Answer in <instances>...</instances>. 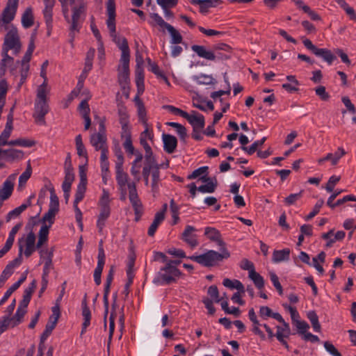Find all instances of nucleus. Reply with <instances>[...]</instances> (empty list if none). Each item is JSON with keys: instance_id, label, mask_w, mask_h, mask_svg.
<instances>
[{"instance_id": "nucleus-1", "label": "nucleus", "mask_w": 356, "mask_h": 356, "mask_svg": "<svg viewBox=\"0 0 356 356\" xmlns=\"http://www.w3.org/2000/svg\"><path fill=\"white\" fill-rule=\"evenodd\" d=\"M204 235L211 241L215 242L220 248V252L215 250H208L200 255H193L188 258L203 266L211 267L218 262L230 257V252L226 247V243L222 238L220 232L214 227H207L204 229Z\"/></svg>"}, {"instance_id": "nucleus-2", "label": "nucleus", "mask_w": 356, "mask_h": 356, "mask_svg": "<svg viewBox=\"0 0 356 356\" xmlns=\"http://www.w3.org/2000/svg\"><path fill=\"white\" fill-rule=\"evenodd\" d=\"M47 82L46 81L38 87L37 95L34 104V112L33 117L36 123L41 125H45V115L49 111V106L47 103Z\"/></svg>"}, {"instance_id": "nucleus-3", "label": "nucleus", "mask_w": 356, "mask_h": 356, "mask_svg": "<svg viewBox=\"0 0 356 356\" xmlns=\"http://www.w3.org/2000/svg\"><path fill=\"white\" fill-rule=\"evenodd\" d=\"M181 275V272L177 267L165 264L154 277L153 282L157 285H169L176 283Z\"/></svg>"}, {"instance_id": "nucleus-4", "label": "nucleus", "mask_w": 356, "mask_h": 356, "mask_svg": "<svg viewBox=\"0 0 356 356\" xmlns=\"http://www.w3.org/2000/svg\"><path fill=\"white\" fill-rule=\"evenodd\" d=\"M21 48L22 44L17 29L15 27H12L5 36L2 51L8 53L9 50H13V54L18 55Z\"/></svg>"}, {"instance_id": "nucleus-5", "label": "nucleus", "mask_w": 356, "mask_h": 356, "mask_svg": "<svg viewBox=\"0 0 356 356\" xmlns=\"http://www.w3.org/2000/svg\"><path fill=\"white\" fill-rule=\"evenodd\" d=\"M191 49L200 57L208 60H227L231 58L232 52L212 51L207 50L202 45H193Z\"/></svg>"}, {"instance_id": "nucleus-6", "label": "nucleus", "mask_w": 356, "mask_h": 356, "mask_svg": "<svg viewBox=\"0 0 356 356\" xmlns=\"http://www.w3.org/2000/svg\"><path fill=\"white\" fill-rule=\"evenodd\" d=\"M86 6H74L72 9V19H70V42L73 46L76 33H79L81 27V15L85 13Z\"/></svg>"}, {"instance_id": "nucleus-7", "label": "nucleus", "mask_w": 356, "mask_h": 356, "mask_svg": "<svg viewBox=\"0 0 356 356\" xmlns=\"http://www.w3.org/2000/svg\"><path fill=\"white\" fill-rule=\"evenodd\" d=\"M305 47L313 53L316 56L321 58L328 65H331L337 58L332 51L325 48H318L310 40L305 38L302 40Z\"/></svg>"}, {"instance_id": "nucleus-8", "label": "nucleus", "mask_w": 356, "mask_h": 356, "mask_svg": "<svg viewBox=\"0 0 356 356\" xmlns=\"http://www.w3.org/2000/svg\"><path fill=\"white\" fill-rule=\"evenodd\" d=\"M18 1L19 0H8L0 19L3 24H9L14 19L18 6Z\"/></svg>"}, {"instance_id": "nucleus-9", "label": "nucleus", "mask_w": 356, "mask_h": 356, "mask_svg": "<svg viewBox=\"0 0 356 356\" xmlns=\"http://www.w3.org/2000/svg\"><path fill=\"white\" fill-rule=\"evenodd\" d=\"M118 67V83L121 89H126L125 86L129 84V60H120Z\"/></svg>"}, {"instance_id": "nucleus-10", "label": "nucleus", "mask_w": 356, "mask_h": 356, "mask_svg": "<svg viewBox=\"0 0 356 356\" xmlns=\"http://www.w3.org/2000/svg\"><path fill=\"white\" fill-rule=\"evenodd\" d=\"M97 265L94 271V281L97 285L102 282L101 275L105 264V253L102 247V241L100 242L98 250Z\"/></svg>"}, {"instance_id": "nucleus-11", "label": "nucleus", "mask_w": 356, "mask_h": 356, "mask_svg": "<svg viewBox=\"0 0 356 356\" xmlns=\"http://www.w3.org/2000/svg\"><path fill=\"white\" fill-rule=\"evenodd\" d=\"M44 8L42 11L44 18L47 24L48 32L49 33L53 26V8L54 7L55 0H43Z\"/></svg>"}, {"instance_id": "nucleus-12", "label": "nucleus", "mask_w": 356, "mask_h": 356, "mask_svg": "<svg viewBox=\"0 0 356 356\" xmlns=\"http://www.w3.org/2000/svg\"><path fill=\"white\" fill-rule=\"evenodd\" d=\"M15 179V175H10L3 182V186L0 188V201L3 202L8 199L14 188L13 181Z\"/></svg>"}, {"instance_id": "nucleus-13", "label": "nucleus", "mask_w": 356, "mask_h": 356, "mask_svg": "<svg viewBox=\"0 0 356 356\" xmlns=\"http://www.w3.org/2000/svg\"><path fill=\"white\" fill-rule=\"evenodd\" d=\"M186 119L192 125L193 130L195 131L202 130L204 127V116L195 111H192L190 114L188 113V117Z\"/></svg>"}, {"instance_id": "nucleus-14", "label": "nucleus", "mask_w": 356, "mask_h": 356, "mask_svg": "<svg viewBox=\"0 0 356 356\" xmlns=\"http://www.w3.org/2000/svg\"><path fill=\"white\" fill-rule=\"evenodd\" d=\"M113 41L122 51L120 60H130V51L127 39L124 37H118L116 35L112 36Z\"/></svg>"}, {"instance_id": "nucleus-15", "label": "nucleus", "mask_w": 356, "mask_h": 356, "mask_svg": "<svg viewBox=\"0 0 356 356\" xmlns=\"http://www.w3.org/2000/svg\"><path fill=\"white\" fill-rule=\"evenodd\" d=\"M203 182H205L206 184L202 185L198 187V191L201 193H213L217 187L218 181L217 179L214 178H211L207 176V175L202 176L200 178Z\"/></svg>"}, {"instance_id": "nucleus-16", "label": "nucleus", "mask_w": 356, "mask_h": 356, "mask_svg": "<svg viewBox=\"0 0 356 356\" xmlns=\"http://www.w3.org/2000/svg\"><path fill=\"white\" fill-rule=\"evenodd\" d=\"M195 231H196V229L194 227L187 225L182 233L181 239L191 248H195L198 245L197 235L193 234Z\"/></svg>"}, {"instance_id": "nucleus-17", "label": "nucleus", "mask_w": 356, "mask_h": 356, "mask_svg": "<svg viewBox=\"0 0 356 356\" xmlns=\"http://www.w3.org/2000/svg\"><path fill=\"white\" fill-rule=\"evenodd\" d=\"M1 157H3L7 161L13 162L22 159L24 157V152L15 149H3L0 148V158Z\"/></svg>"}, {"instance_id": "nucleus-18", "label": "nucleus", "mask_w": 356, "mask_h": 356, "mask_svg": "<svg viewBox=\"0 0 356 356\" xmlns=\"http://www.w3.org/2000/svg\"><path fill=\"white\" fill-rule=\"evenodd\" d=\"M222 3L221 0H193V4L200 6V12L207 15L211 8L216 7Z\"/></svg>"}, {"instance_id": "nucleus-19", "label": "nucleus", "mask_w": 356, "mask_h": 356, "mask_svg": "<svg viewBox=\"0 0 356 356\" xmlns=\"http://www.w3.org/2000/svg\"><path fill=\"white\" fill-rule=\"evenodd\" d=\"M37 286L36 280H33L24 291L23 298L19 304V307L26 309L31 299L32 294L33 293Z\"/></svg>"}, {"instance_id": "nucleus-20", "label": "nucleus", "mask_w": 356, "mask_h": 356, "mask_svg": "<svg viewBox=\"0 0 356 356\" xmlns=\"http://www.w3.org/2000/svg\"><path fill=\"white\" fill-rule=\"evenodd\" d=\"M162 138L164 150L168 154L173 153L177 146L176 137L170 134H163Z\"/></svg>"}, {"instance_id": "nucleus-21", "label": "nucleus", "mask_w": 356, "mask_h": 356, "mask_svg": "<svg viewBox=\"0 0 356 356\" xmlns=\"http://www.w3.org/2000/svg\"><path fill=\"white\" fill-rule=\"evenodd\" d=\"M81 307L82 316L83 317V322L82 324L81 330V334H83V332H86L87 327L90 325L91 319V312L89 307L87 305L86 296H85L83 300H82Z\"/></svg>"}, {"instance_id": "nucleus-22", "label": "nucleus", "mask_w": 356, "mask_h": 356, "mask_svg": "<svg viewBox=\"0 0 356 356\" xmlns=\"http://www.w3.org/2000/svg\"><path fill=\"white\" fill-rule=\"evenodd\" d=\"M100 212L98 216V219L97 221V227L99 229V232L102 233L103 228L105 225V222L106 220L108 218L111 214V207H99Z\"/></svg>"}, {"instance_id": "nucleus-23", "label": "nucleus", "mask_w": 356, "mask_h": 356, "mask_svg": "<svg viewBox=\"0 0 356 356\" xmlns=\"http://www.w3.org/2000/svg\"><path fill=\"white\" fill-rule=\"evenodd\" d=\"M79 109L82 115L83 118L85 120L84 129H88L91 124V120L90 118V107L87 100H83L79 106Z\"/></svg>"}, {"instance_id": "nucleus-24", "label": "nucleus", "mask_w": 356, "mask_h": 356, "mask_svg": "<svg viewBox=\"0 0 356 356\" xmlns=\"http://www.w3.org/2000/svg\"><path fill=\"white\" fill-rule=\"evenodd\" d=\"M129 201L133 207L135 213V220L138 221L143 213V204L138 195H134L129 197Z\"/></svg>"}, {"instance_id": "nucleus-25", "label": "nucleus", "mask_w": 356, "mask_h": 356, "mask_svg": "<svg viewBox=\"0 0 356 356\" xmlns=\"http://www.w3.org/2000/svg\"><path fill=\"white\" fill-rule=\"evenodd\" d=\"M90 143L98 151L107 146L106 138L102 133L94 134L90 136Z\"/></svg>"}, {"instance_id": "nucleus-26", "label": "nucleus", "mask_w": 356, "mask_h": 356, "mask_svg": "<svg viewBox=\"0 0 356 356\" xmlns=\"http://www.w3.org/2000/svg\"><path fill=\"white\" fill-rule=\"evenodd\" d=\"M79 177L80 181L77 186L76 191L75 194L85 195L87 186V175L85 167L83 165L79 166Z\"/></svg>"}, {"instance_id": "nucleus-27", "label": "nucleus", "mask_w": 356, "mask_h": 356, "mask_svg": "<svg viewBox=\"0 0 356 356\" xmlns=\"http://www.w3.org/2000/svg\"><path fill=\"white\" fill-rule=\"evenodd\" d=\"M118 115L120 123L122 125L123 132L128 131L129 115L127 108L122 104H118Z\"/></svg>"}, {"instance_id": "nucleus-28", "label": "nucleus", "mask_w": 356, "mask_h": 356, "mask_svg": "<svg viewBox=\"0 0 356 356\" xmlns=\"http://www.w3.org/2000/svg\"><path fill=\"white\" fill-rule=\"evenodd\" d=\"M116 181L120 188L124 191V187L128 183L129 176L127 172H124L123 166H115Z\"/></svg>"}, {"instance_id": "nucleus-29", "label": "nucleus", "mask_w": 356, "mask_h": 356, "mask_svg": "<svg viewBox=\"0 0 356 356\" xmlns=\"http://www.w3.org/2000/svg\"><path fill=\"white\" fill-rule=\"evenodd\" d=\"M41 257L45 259L42 273L49 275L52 266L53 252L51 250H42L41 251Z\"/></svg>"}, {"instance_id": "nucleus-30", "label": "nucleus", "mask_w": 356, "mask_h": 356, "mask_svg": "<svg viewBox=\"0 0 356 356\" xmlns=\"http://www.w3.org/2000/svg\"><path fill=\"white\" fill-rule=\"evenodd\" d=\"M290 257V250L285 248L281 250H274L272 260L275 263H280L284 261H288Z\"/></svg>"}, {"instance_id": "nucleus-31", "label": "nucleus", "mask_w": 356, "mask_h": 356, "mask_svg": "<svg viewBox=\"0 0 356 356\" xmlns=\"http://www.w3.org/2000/svg\"><path fill=\"white\" fill-rule=\"evenodd\" d=\"M140 143L143 147L145 152V159L146 163H154L156 161V159L153 156V152H152V148L149 146V145L147 143L146 138L140 137Z\"/></svg>"}, {"instance_id": "nucleus-32", "label": "nucleus", "mask_w": 356, "mask_h": 356, "mask_svg": "<svg viewBox=\"0 0 356 356\" xmlns=\"http://www.w3.org/2000/svg\"><path fill=\"white\" fill-rule=\"evenodd\" d=\"M222 284L230 289H236L241 293H245V287L241 282L238 280H230L229 278H225L223 280Z\"/></svg>"}, {"instance_id": "nucleus-33", "label": "nucleus", "mask_w": 356, "mask_h": 356, "mask_svg": "<svg viewBox=\"0 0 356 356\" xmlns=\"http://www.w3.org/2000/svg\"><path fill=\"white\" fill-rule=\"evenodd\" d=\"M136 84L138 93H143L145 90L144 71L143 67L136 68Z\"/></svg>"}, {"instance_id": "nucleus-34", "label": "nucleus", "mask_w": 356, "mask_h": 356, "mask_svg": "<svg viewBox=\"0 0 356 356\" xmlns=\"http://www.w3.org/2000/svg\"><path fill=\"white\" fill-rule=\"evenodd\" d=\"M164 217L161 213H156L154 216V220L148 229L147 234L149 236H153L159 226L164 220Z\"/></svg>"}, {"instance_id": "nucleus-35", "label": "nucleus", "mask_w": 356, "mask_h": 356, "mask_svg": "<svg viewBox=\"0 0 356 356\" xmlns=\"http://www.w3.org/2000/svg\"><path fill=\"white\" fill-rule=\"evenodd\" d=\"M22 24L26 29L33 25V16L31 8H27L22 17Z\"/></svg>"}, {"instance_id": "nucleus-36", "label": "nucleus", "mask_w": 356, "mask_h": 356, "mask_svg": "<svg viewBox=\"0 0 356 356\" xmlns=\"http://www.w3.org/2000/svg\"><path fill=\"white\" fill-rule=\"evenodd\" d=\"M26 312V309L18 306L15 314L10 317L13 321L12 327H15L22 322Z\"/></svg>"}, {"instance_id": "nucleus-37", "label": "nucleus", "mask_w": 356, "mask_h": 356, "mask_svg": "<svg viewBox=\"0 0 356 356\" xmlns=\"http://www.w3.org/2000/svg\"><path fill=\"white\" fill-rule=\"evenodd\" d=\"M50 225H43L39 231V238L36 245L37 248H40L48 239L49 229Z\"/></svg>"}, {"instance_id": "nucleus-38", "label": "nucleus", "mask_w": 356, "mask_h": 356, "mask_svg": "<svg viewBox=\"0 0 356 356\" xmlns=\"http://www.w3.org/2000/svg\"><path fill=\"white\" fill-rule=\"evenodd\" d=\"M152 188L153 191H156L158 188V184L160 181V172L159 165H158L156 161L154 162V167L152 168Z\"/></svg>"}, {"instance_id": "nucleus-39", "label": "nucleus", "mask_w": 356, "mask_h": 356, "mask_svg": "<svg viewBox=\"0 0 356 356\" xmlns=\"http://www.w3.org/2000/svg\"><path fill=\"white\" fill-rule=\"evenodd\" d=\"M249 278L252 280L255 286L258 289H261L264 286V280L263 277L258 273L254 270H252V272H249Z\"/></svg>"}, {"instance_id": "nucleus-40", "label": "nucleus", "mask_w": 356, "mask_h": 356, "mask_svg": "<svg viewBox=\"0 0 356 356\" xmlns=\"http://www.w3.org/2000/svg\"><path fill=\"white\" fill-rule=\"evenodd\" d=\"M166 29L168 30V31L169 32V33L171 35L170 42L172 44H180L182 42L183 38H182L181 35L172 25H170V24L168 25V26L166 28Z\"/></svg>"}, {"instance_id": "nucleus-41", "label": "nucleus", "mask_w": 356, "mask_h": 356, "mask_svg": "<svg viewBox=\"0 0 356 356\" xmlns=\"http://www.w3.org/2000/svg\"><path fill=\"white\" fill-rule=\"evenodd\" d=\"M1 56L3 58L1 59L0 62V71L4 74L7 67L9 65H12L14 63V59L13 57L10 56L8 55V53L5 52L3 51H1Z\"/></svg>"}, {"instance_id": "nucleus-42", "label": "nucleus", "mask_w": 356, "mask_h": 356, "mask_svg": "<svg viewBox=\"0 0 356 356\" xmlns=\"http://www.w3.org/2000/svg\"><path fill=\"white\" fill-rule=\"evenodd\" d=\"M134 261H131L129 264V268L128 270H127V283L125 284L124 285V290L122 291V293L125 295V296H127L129 293V287L131 285V284L133 283V278H134V275H133V272H132V266H134Z\"/></svg>"}, {"instance_id": "nucleus-43", "label": "nucleus", "mask_w": 356, "mask_h": 356, "mask_svg": "<svg viewBox=\"0 0 356 356\" xmlns=\"http://www.w3.org/2000/svg\"><path fill=\"white\" fill-rule=\"evenodd\" d=\"M83 197L84 195L75 194L73 207L75 211L76 220L77 222H81V220H82V213L80 209L78 207V204L83 199Z\"/></svg>"}, {"instance_id": "nucleus-44", "label": "nucleus", "mask_w": 356, "mask_h": 356, "mask_svg": "<svg viewBox=\"0 0 356 356\" xmlns=\"http://www.w3.org/2000/svg\"><path fill=\"white\" fill-rule=\"evenodd\" d=\"M307 317L309 320L315 332L321 331V325L318 321V316L315 311H309L307 314Z\"/></svg>"}, {"instance_id": "nucleus-45", "label": "nucleus", "mask_w": 356, "mask_h": 356, "mask_svg": "<svg viewBox=\"0 0 356 356\" xmlns=\"http://www.w3.org/2000/svg\"><path fill=\"white\" fill-rule=\"evenodd\" d=\"M148 64L150 67V71L156 74L158 77L163 79L167 83L169 84L167 76L164 74V73L160 70L159 66L155 63H152L151 59H147Z\"/></svg>"}, {"instance_id": "nucleus-46", "label": "nucleus", "mask_w": 356, "mask_h": 356, "mask_svg": "<svg viewBox=\"0 0 356 356\" xmlns=\"http://www.w3.org/2000/svg\"><path fill=\"white\" fill-rule=\"evenodd\" d=\"M193 80L199 85H211L215 83L213 78L211 76L201 74L200 76H194Z\"/></svg>"}, {"instance_id": "nucleus-47", "label": "nucleus", "mask_w": 356, "mask_h": 356, "mask_svg": "<svg viewBox=\"0 0 356 356\" xmlns=\"http://www.w3.org/2000/svg\"><path fill=\"white\" fill-rule=\"evenodd\" d=\"M266 140V137L262 138L261 140L254 141L249 147H241V149L246 152L248 154L251 155L254 154L257 148L265 143Z\"/></svg>"}, {"instance_id": "nucleus-48", "label": "nucleus", "mask_w": 356, "mask_h": 356, "mask_svg": "<svg viewBox=\"0 0 356 356\" xmlns=\"http://www.w3.org/2000/svg\"><path fill=\"white\" fill-rule=\"evenodd\" d=\"M58 211V209L49 207L48 211L42 217V221L48 222V225L51 227L54 222L55 216Z\"/></svg>"}, {"instance_id": "nucleus-49", "label": "nucleus", "mask_w": 356, "mask_h": 356, "mask_svg": "<svg viewBox=\"0 0 356 356\" xmlns=\"http://www.w3.org/2000/svg\"><path fill=\"white\" fill-rule=\"evenodd\" d=\"M52 314L49 317L48 323L56 326L58 322V320L60 316V306L58 303H56L52 308H51Z\"/></svg>"}, {"instance_id": "nucleus-50", "label": "nucleus", "mask_w": 356, "mask_h": 356, "mask_svg": "<svg viewBox=\"0 0 356 356\" xmlns=\"http://www.w3.org/2000/svg\"><path fill=\"white\" fill-rule=\"evenodd\" d=\"M125 133V141L123 143V147L126 152L129 154H134L135 153V149L132 144L131 134L129 131Z\"/></svg>"}, {"instance_id": "nucleus-51", "label": "nucleus", "mask_w": 356, "mask_h": 356, "mask_svg": "<svg viewBox=\"0 0 356 356\" xmlns=\"http://www.w3.org/2000/svg\"><path fill=\"white\" fill-rule=\"evenodd\" d=\"M24 247L21 244L19 246V254L17 258L9 262V264L6 266L10 270L13 271V268L19 266L22 261V252H23Z\"/></svg>"}, {"instance_id": "nucleus-52", "label": "nucleus", "mask_w": 356, "mask_h": 356, "mask_svg": "<svg viewBox=\"0 0 356 356\" xmlns=\"http://www.w3.org/2000/svg\"><path fill=\"white\" fill-rule=\"evenodd\" d=\"M32 172L30 161H29L26 170L19 176V186H22L26 184L28 179L30 178Z\"/></svg>"}, {"instance_id": "nucleus-53", "label": "nucleus", "mask_w": 356, "mask_h": 356, "mask_svg": "<svg viewBox=\"0 0 356 356\" xmlns=\"http://www.w3.org/2000/svg\"><path fill=\"white\" fill-rule=\"evenodd\" d=\"M302 193L303 191H301L298 193L290 194L284 200L285 204L287 206L294 204L298 200H299L302 197Z\"/></svg>"}, {"instance_id": "nucleus-54", "label": "nucleus", "mask_w": 356, "mask_h": 356, "mask_svg": "<svg viewBox=\"0 0 356 356\" xmlns=\"http://www.w3.org/2000/svg\"><path fill=\"white\" fill-rule=\"evenodd\" d=\"M50 192V202L49 207L54 208L59 210V200L58 197L55 193L54 187L49 188Z\"/></svg>"}, {"instance_id": "nucleus-55", "label": "nucleus", "mask_w": 356, "mask_h": 356, "mask_svg": "<svg viewBox=\"0 0 356 356\" xmlns=\"http://www.w3.org/2000/svg\"><path fill=\"white\" fill-rule=\"evenodd\" d=\"M27 204H22L19 207L10 211L7 215L6 220L9 221L12 218L19 216L27 208Z\"/></svg>"}, {"instance_id": "nucleus-56", "label": "nucleus", "mask_w": 356, "mask_h": 356, "mask_svg": "<svg viewBox=\"0 0 356 356\" xmlns=\"http://www.w3.org/2000/svg\"><path fill=\"white\" fill-rule=\"evenodd\" d=\"M340 176H331L326 184L325 190L329 193L333 192L335 185L340 181Z\"/></svg>"}, {"instance_id": "nucleus-57", "label": "nucleus", "mask_w": 356, "mask_h": 356, "mask_svg": "<svg viewBox=\"0 0 356 356\" xmlns=\"http://www.w3.org/2000/svg\"><path fill=\"white\" fill-rule=\"evenodd\" d=\"M323 204L324 201L323 199H320L319 200H318L313 210L305 217V220H309L312 218H313L316 215H317L319 213L320 209L323 207Z\"/></svg>"}, {"instance_id": "nucleus-58", "label": "nucleus", "mask_w": 356, "mask_h": 356, "mask_svg": "<svg viewBox=\"0 0 356 356\" xmlns=\"http://www.w3.org/2000/svg\"><path fill=\"white\" fill-rule=\"evenodd\" d=\"M165 109H167L168 111H170V113L175 114V115H180L181 116L182 118H186L187 117H188V113L179 108H177L174 106H172V105H166V106H163Z\"/></svg>"}, {"instance_id": "nucleus-59", "label": "nucleus", "mask_w": 356, "mask_h": 356, "mask_svg": "<svg viewBox=\"0 0 356 356\" xmlns=\"http://www.w3.org/2000/svg\"><path fill=\"white\" fill-rule=\"evenodd\" d=\"M270 278L271 282H273V286L278 291L279 294L280 296H282L283 294V289H282V286L279 281V278H278L277 275L275 273L270 272Z\"/></svg>"}, {"instance_id": "nucleus-60", "label": "nucleus", "mask_w": 356, "mask_h": 356, "mask_svg": "<svg viewBox=\"0 0 356 356\" xmlns=\"http://www.w3.org/2000/svg\"><path fill=\"white\" fill-rule=\"evenodd\" d=\"M110 202L109 193L107 190L104 188L98 204L99 207H110Z\"/></svg>"}, {"instance_id": "nucleus-61", "label": "nucleus", "mask_w": 356, "mask_h": 356, "mask_svg": "<svg viewBox=\"0 0 356 356\" xmlns=\"http://www.w3.org/2000/svg\"><path fill=\"white\" fill-rule=\"evenodd\" d=\"M106 11L108 18H115V0H108L106 3Z\"/></svg>"}, {"instance_id": "nucleus-62", "label": "nucleus", "mask_w": 356, "mask_h": 356, "mask_svg": "<svg viewBox=\"0 0 356 356\" xmlns=\"http://www.w3.org/2000/svg\"><path fill=\"white\" fill-rule=\"evenodd\" d=\"M207 293L216 302H220L221 301V298H219L218 287L216 285L209 286Z\"/></svg>"}, {"instance_id": "nucleus-63", "label": "nucleus", "mask_w": 356, "mask_h": 356, "mask_svg": "<svg viewBox=\"0 0 356 356\" xmlns=\"http://www.w3.org/2000/svg\"><path fill=\"white\" fill-rule=\"evenodd\" d=\"M150 17L154 20V22L162 28L166 29L168 25V23L165 22L163 19L157 13H151Z\"/></svg>"}, {"instance_id": "nucleus-64", "label": "nucleus", "mask_w": 356, "mask_h": 356, "mask_svg": "<svg viewBox=\"0 0 356 356\" xmlns=\"http://www.w3.org/2000/svg\"><path fill=\"white\" fill-rule=\"evenodd\" d=\"M324 347L325 350L332 356H342L341 354L334 347V346L330 341H325Z\"/></svg>"}]
</instances>
